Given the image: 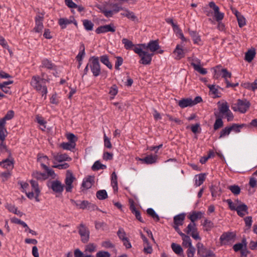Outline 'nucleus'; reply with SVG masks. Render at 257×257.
<instances>
[{"instance_id":"c85d7f7f","label":"nucleus","mask_w":257,"mask_h":257,"mask_svg":"<svg viewBox=\"0 0 257 257\" xmlns=\"http://www.w3.org/2000/svg\"><path fill=\"white\" fill-rule=\"evenodd\" d=\"M71 18V16L70 17L69 19L66 18H61L58 20V23L60 26L61 29H65L68 25L72 24Z\"/></svg>"},{"instance_id":"4c0bfd02","label":"nucleus","mask_w":257,"mask_h":257,"mask_svg":"<svg viewBox=\"0 0 257 257\" xmlns=\"http://www.w3.org/2000/svg\"><path fill=\"white\" fill-rule=\"evenodd\" d=\"M182 239V245L185 247H189L192 246V240L188 234H185L181 237Z\"/></svg>"},{"instance_id":"c756f323","label":"nucleus","mask_w":257,"mask_h":257,"mask_svg":"<svg viewBox=\"0 0 257 257\" xmlns=\"http://www.w3.org/2000/svg\"><path fill=\"white\" fill-rule=\"evenodd\" d=\"M206 174L201 173L195 176V185L196 187L201 185L205 180Z\"/></svg>"},{"instance_id":"5701e85b","label":"nucleus","mask_w":257,"mask_h":257,"mask_svg":"<svg viewBox=\"0 0 257 257\" xmlns=\"http://www.w3.org/2000/svg\"><path fill=\"white\" fill-rule=\"evenodd\" d=\"M185 213H182L175 215L173 218L174 225H182L185 218Z\"/></svg>"},{"instance_id":"c03bdc74","label":"nucleus","mask_w":257,"mask_h":257,"mask_svg":"<svg viewBox=\"0 0 257 257\" xmlns=\"http://www.w3.org/2000/svg\"><path fill=\"white\" fill-rule=\"evenodd\" d=\"M96 197L100 200H104L108 197V195L105 190H100L96 193Z\"/></svg>"},{"instance_id":"4d7b16f0","label":"nucleus","mask_w":257,"mask_h":257,"mask_svg":"<svg viewBox=\"0 0 257 257\" xmlns=\"http://www.w3.org/2000/svg\"><path fill=\"white\" fill-rule=\"evenodd\" d=\"M11 176L10 171H7L0 174V179L3 182L7 181Z\"/></svg>"},{"instance_id":"69168bd1","label":"nucleus","mask_w":257,"mask_h":257,"mask_svg":"<svg viewBox=\"0 0 257 257\" xmlns=\"http://www.w3.org/2000/svg\"><path fill=\"white\" fill-rule=\"evenodd\" d=\"M208 87L209 88L210 91L214 95V97H219L218 90L217 88H215L214 85H208Z\"/></svg>"},{"instance_id":"cd10ccee","label":"nucleus","mask_w":257,"mask_h":257,"mask_svg":"<svg viewBox=\"0 0 257 257\" xmlns=\"http://www.w3.org/2000/svg\"><path fill=\"white\" fill-rule=\"evenodd\" d=\"M121 41L126 50H133L134 51V48L137 47V45L134 44L132 41L126 38H123Z\"/></svg>"},{"instance_id":"09e8293b","label":"nucleus","mask_w":257,"mask_h":257,"mask_svg":"<svg viewBox=\"0 0 257 257\" xmlns=\"http://www.w3.org/2000/svg\"><path fill=\"white\" fill-rule=\"evenodd\" d=\"M124 17H126L128 19L131 20L133 21L138 20L137 17L136 16L134 12H131L128 10H125V13L121 14Z\"/></svg>"},{"instance_id":"f3484780","label":"nucleus","mask_w":257,"mask_h":257,"mask_svg":"<svg viewBox=\"0 0 257 257\" xmlns=\"http://www.w3.org/2000/svg\"><path fill=\"white\" fill-rule=\"evenodd\" d=\"M9 158L3 160L2 161L0 162V166L7 169L13 168L14 159L12 157V155L11 157L9 156Z\"/></svg>"},{"instance_id":"6e6d98bb","label":"nucleus","mask_w":257,"mask_h":257,"mask_svg":"<svg viewBox=\"0 0 257 257\" xmlns=\"http://www.w3.org/2000/svg\"><path fill=\"white\" fill-rule=\"evenodd\" d=\"M118 93V87L116 84H113L109 88V94L112 96L111 99L114 98Z\"/></svg>"},{"instance_id":"f03ea898","label":"nucleus","mask_w":257,"mask_h":257,"mask_svg":"<svg viewBox=\"0 0 257 257\" xmlns=\"http://www.w3.org/2000/svg\"><path fill=\"white\" fill-rule=\"evenodd\" d=\"M48 81L47 79L36 75L32 76L30 85L37 91L41 93L42 96H44V98L46 99L48 93L46 82Z\"/></svg>"},{"instance_id":"9b49d317","label":"nucleus","mask_w":257,"mask_h":257,"mask_svg":"<svg viewBox=\"0 0 257 257\" xmlns=\"http://www.w3.org/2000/svg\"><path fill=\"white\" fill-rule=\"evenodd\" d=\"M52 157L53 158L52 162L54 164H56L58 162H62L63 161H70L72 159L69 157L66 154H59L52 153Z\"/></svg>"},{"instance_id":"58836bf2","label":"nucleus","mask_w":257,"mask_h":257,"mask_svg":"<svg viewBox=\"0 0 257 257\" xmlns=\"http://www.w3.org/2000/svg\"><path fill=\"white\" fill-rule=\"evenodd\" d=\"M8 133L7 132V130H0V144L2 147H7L5 141L6 140V138L8 136Z\"/></svg>"},{"instance_id":"f8f14e48","label":"nucleus","mask_w":257,"mask_h":257,"mask_svg":"<svg viewBox=\"0 0 257 257\" xmlns=\"http://www.w3.org/2000/svg\"><path fill=\"white\" fill-rule=\"evenodd\" d=\"M243 127H257V118L252 119L249 123H241L240 124L233 123L231 125L227 126L224 128H241Z\"/></svg>"},{"instance_id":"423d86ee","label":"nucleus","mask_w":257,"mask_h":257,"mask_svg":"<svg viewBox=\"0 0 257 257\" xmlns=\"http://www.w3.org/2000/svg\"><path fill=\"white\" fill-rule=\"evenodd\" d=\"M78 233L81 237V241L83 243H87L89 240L90 231L83 223H80L77 227Z\"/></svg>"},{"instance_id":"9d476101","label":"nucleus","mask_w":257,"mask_h":257,"mask_svg":"<svg viewBox=\"0 0 257 257\" xmlns=\"http://www.w3.org/2000/svg\"><path fill=\"white\" fill-rule=\"evenodd\" d=\"M208 6L212 8L214 11V17L217 22L221 21L224 17V14L219 11V8L214 2L209 3Z\"/></svg>"},{"instance_id":"864d4df0","label":"nucleus","mask_w":257,"mask_h":257,"mask_svg":"<svg viewBox=\"0 0 257 257\" xmlns=\"http://www.w3.org/2000/svg\"><path fill=\"white\" fill-rule=\"evenodd\" d=\"M221 77L224 79L225 82L226 83L227 81H228L227 79L231 77V73L228 71L226 68H223V69L221 70Z\"/></svg>"},{"instance_id":"bb28decb","label":"nucleus","mask_w":257,"mask_h":257,"mask_svg":"<svg viewBox=\"0 0 257 257\" xmlns=\"http://www.w3.org/2000/svg\"><path fill=\"white\" fill-rule=\"evenodd\" d=\"M94 182V177L89 176L86 179H84L82 183V187L86 189L90 188Z\"/></svg>"},{"instance_id":"0eeeda50","label":"nucleus","mask_w":257,"mask_h":257,"mask_svg":"<svg viewBox=\"0 0 257 257\" xmlns=\"http://www.w3.org/2000/svg\"><path fill=\"white\" fill-rule=\"evenodd\" d=\"M236 237V233L234 232H224L220 236L219 240L222 245L229 244L232 241H234Z\"/></svg>"},{"instance_id":"c9c22d12","label":"nucleus","mask_w":257,"mask_h":257,"mask_svg":"<svg viewBox=\"0 0 257 257\" xmlns=\"http://www.w3.org/2000/svg\"><path fill=\"white\" fill-rule=\"evenodd\" d=\"M173 53L176 54V59L180 60L182 58H184L185 54L183 49L180 47V45H177L174 50Z\"/></svg>"},{"instance_id":"393cba45","label":"nucleus","mask_w":257,"mask_h":257,"mask_svg":"<svg viewBox=\"0 0 257 257\" xmlns=\"http://www.w3.org/2000/svg\"><path fill=\"white\" fill-rule=\"evenodd\" d=\"M191 98H182L179 101L178 104L181 108H184L188 106H193Z\"/></svg>"},{"instance_id":"4be33fe9","label":"nucleus","mask_w":257,"mask_h":257,"mask_svg":"<svg viewBox=\"0 0 257 257\" xmlns=\"http://www.w3.org/2000/svg\"><path fill=\"white\" fill-rule=\"evenodd\" d=\"M196 61L197 62L198 64H196L195 63L192 62L191 63V65L193 66L194 70L201 74L205 75L207 73V71L206 69L203 68L200 65V60L199 59L196 60Z\"/></svg>"},{"instance_id":"473e14b6","label":"nucleus","mask_w":257,"mask_h":257,"mask_svg":"<svg viewBox=\"0 0 257 257\" xmlns=\"http://www.w3.org/2000/svg\"><path fill=\"white\" fill-rule=\"evenodd\" d=\"M111 185L113 188V191H118L117 177L115 172H113L111 175Z\"/></svg>"},{"instance_id":"680f3d73","label":"nucleus","mask_w":257,"mask_h":257,"mask_svg":"<svg viewBox=\"0 0 257 257\" xmlns=\"http://www.w3.org/2000/svg\"><path fill=\"white\" fill-rule=\"evenodd\" d=\"M117 235L118 238L121 240H124L127 238L126 237V233L124 229L122 228H119L117 232Z\"/></svg>"},{"instance_id":"338daca9","label":"nucleus","mask_w":257,"mask_h":257,"mask_svg":"<svg viewBox=\"0 0 257 257\" xmlns=\"http://www.w3.org/2000/svg\"><path fill=\"white\" fill-rule=\"evenodd\" d=\"M43 28L44 26L43 23H38L36 22V23H35V27L34 28V31L36 33H41Z\"/></svg>"},{"instance_id":"5fc2aeb1","label":"nucleus","mask_w":257,"mask_h":257,"mask_svg":"<svg viewBox=\"0 0 257 257\" xmlns=\"http://www.w3.org/2000/svg\"><path fill=\"white\" fill-rule=\"evenodd\" d=\"M231 131L234 132L235 133H238L240 132V130H222L220 133L219 138H224L229 135Z\"/></svg>"},{"instance_id":"dca6fc26","label":"nucleus","mask_w":257,"mask_h":257,"mask_svg":"<svg viewBox=\"0 0 257 257\" xmlns=\"http://www.w3.org/2000/svg\"><path fill=\"white\" fill-rule=\"evenodd\" d=\"M18 184H19L22 189H23L22 191L24 193H25L27 197L30 199H32L34 197V193L33 191L27 192L26 189L28 188L29 186V185L28 183L23 182V181H19L18 182Z\"/></svg>"},{"instance_id":"bf43d9fd","label":"nucleus","mask_w":257,"mask_h":257,"mask_svg":"<svg viewBox=\"0 0 257 257\" xmlns=\"http://www.w3.org/2000/svg\"><path fill=\"white\" fill-rule=\"evenodd\" d=\"M228 188L234 195H238L240 192V188L238 185H231L228 186Z\"/></svg>"},{"instance_id":"de8ad7c7","label":"nucleus","mask_w":257,"mask_h":257,"mask_svg":"<svg viewBox=\"0 0 257 257\" xmlns=\"http://www.w3.org/2000/svg\"><path fill=\"white\" fill-rule=\"evenodd\" d=\"M83 25L86 31H92L93 28L94 24L90 21L87 19L83 20Z\"/></svg>"},{"instance_id":"aec40b11","label":"nucleus","mask_w":257,"mask_h":257,"mask_svg":"<svg viewBox=\"0 0 257 257\" xmlns=\"http://www.w3.org/2000/svg\"><path fill=\"white\" fill-rule=\"evenodd\" d=\"M130 209L132 213L135 215L137 219L141 222H144V220L141 217V212L139 210L137 209L134 202L133 200L131 202Z\"/></svg>"},{"instance_id":"ddd939ff","label":"nucleus","mask_w":257,"mask_h":257,"mask_svg":"<svg viewBox=\"0 0 257 257\" xmlns=\"http://www.w3.org/2000/svg\"><path fill=\"white\" fill-rule=\"evenodd\" d=\"M50 185L48 184V186L55 193H61L64 188V185L61 182L57 180L52 181L50 183Z\"/></svg>"},{"instance_id":"3c124183","label":"nucleus","mask_w":257,"mask_h":257,"mask_svg":"<svg viewBox=\"0 0 257 257\" xmlns=\"http://www.w3.org/2000/svg\"><path fill=\"white\" fill-rule=\"evenodd\" d=\"M229 107L227 102L222 103L219 106V112L223 115L225 113L229 111Z\"/></svg>"},{"instance_id":"052dcab7","label":"nucleus","mask_w":257,"mask_h":257,"mask_svg":"<svg viewBox=\"0 0 257 257\" xmlns=\"http://www.w3.org/2000/svg\"><path fill=\"white\" fill-rule=\"evenodd\" d=\"M66 138L69 142H71L76 145V142L77 141V137L72 133L66 134Z\"/></svg>"},{"instance_id":"603ef678","label":"nucleus","mask_w":257,"mask_h":257,"mask_svg":"<svg viewBox=\"0 0 257 257\" xmlns=\"http://www.w3.org/2000/svg\"><path fill=\"white\" fill-rule=\"evenodd\" d=\"M50 159L46 155H43L41 154H38L37 155V161L41 163V165L42 167V164H45L44 163L48 164V161Z\"/></svg>"},{"instance_id":"2f4dec72","label":"nucleus","mask_w":257,"mask_h":257,"mask_svg":"<svg viewBox=\"0 0 257 257\" xmlns=\"http://www.w3.org/2000/svg\"><path fill=\"white\" fill-rule=\"evenodd\" d=\"M256 54L255 49L248 50L245 54V60L248 62H250L254 58Z\"/></svg>"},{"instance_id":"774afa93","label":"nucleus","mask_w":257,"mask_h":257,"mask_svg":"<svg viewBox=\"0 0 257 257\" xmlns=\"http://www.w3.org/2000/svg\"><path fill=\"white\" fill-rule=\"evenodd\" d=\"M110 254L106 251H99L96 254V257H110Z\"/></svg>"},{"instance_id":"f257e3e1","label":"nucleus","mask_w":257,"mask_h":257,"mask_svg":"<svg viewBox=\"0 0 257 257\" xmlns=\"http://www.w3.org/2000/svg\"><path fill=\"white\" fill-rule=\"evenodd\" d=\"M203 214L204 213L201 211H193L188 216V218L191 220V222L184 230L186 234H190L195 240H201V237L199 236L195 221L197 219H201Z\"/></svg>"},{"instance_id":"412c9836","label":"nucleus","mask_w":257,"mask_h":257,"mask_svg":"<svg viewBox=\"0 0 257 257\" xmlns=\"http://www.w3.org/2000/svg\"><path fill=\"white\" fill-rule=\"evenodd\" d=\"M107 6H108V10L112 11V16L114 14L117 13L123 9L122 6H121L119 2L117 3H107Z\"/></svg>"},{"instance_id":"a19ab883","label":"nucleus","mask_w":257,"mask_h":257,"mask_svg":"<svg viewBox=\"0 0 257 257\" xmlns=\"http://www.w3.org/2000/svg\"><path fill=\"white\" fill-rule=\"evenodd\" d=\"M202 225L204 227V230L206 231H209L214 227V223L211 221L205 219L202 223Z\"/></svg>"},{"instance_id":"ea45409f","label":"nucleus","mask_w":257,"mask_h":257,"mask_svg":"<svg viewBox=\"0 0 257 257\" xmlns=\"http://www.w3.org/2000/svg\"><path fill=\"white\" fill-rule=\"evenodd\" d=\"M30 184L32 189V191L34 193L40 194L41 190L39 187V184L37 181L31 180L30 181Z\"/></svg>"},{"instance_id":"7ed1b4c3","label":"nucleus","mask_w":257,"mask_h":257,"mask_svg":"<svg viewBox=\"0 0 257 257\" xmlns=\"http://www.w3.org/2000/svg\"><path fill=\"white\" fill-rule=\"evenodd\" d=\"M250 106V102L246 99H238L235 103L231 105V109L234 111L241 113H245Z\"/></svg>"},{"instance_id":"a878e982","label":"nucleus","mask_w":257,"mask_h":257,"mask_svg":"<svg viewBox=\"0 0 257 257\" xmlns=\"http://www.w3.org/2000/svg\"><path fill=\"white\" fill-rule=\"evenodd\" d=\"M149 50L151 52H154L158 50L160 48L159 40H151L148 43Z\"/></svg>"},{"instance_id":"a211bd4d","label":"nucleus","mask_w":257,"mask_h":257,"mask_svg":"<svg viewBox=\"0 0 257 257\" xmlns=\"http://www.w3.org/2000/svg\"><path fill=\"white\" fill-rule=\"evenodd\" d=\"M235 211H236L238 215L241 217L248 213V207L244 203H242L237 206Z\"/></svg>"},{"instance_id":"1a4fd4ad","label":"nucleus","mask_w":257,"mask_h":257,"mask_svg":"<svg viewBox=\"0 0 257 257\" xmlns=\"http://www.w3.org/2000/svg\"><path fill=\"white\" fill-rule=\"evenodd\" d=\"M76 179L73 173L69 170L66 173V178L65 179V190L67 192H71L73 186V182Z\"/></svg>"},{"instance_id":"20e7f679","label":"nucleus","mask_w":257,"mask_h":257,"mask_svg":"<svg viewBox=\"0 0 257 257\" xmlns=\"http://www.w3.org/2000/svg\"><path fill=\"white\" fill-rule=\"evenodd\" d=\"M89 68L94 77H96L101 74V67L98 57L93 56L88 59Z\"/></svg>"},{"instance_id":"8fccbe9b","label":"nucleus","mask_w":257,"mask_h":257,"mask_svg":"<svg viewBox=\"0 0 257 257\" xmlns=\"http://www.w3.org/2000/svg\"><path fill=\"white\" fill-rule=\"evenodd\" d=\"M76 145L71 142H63L61 144L60 147L64 150H72L74 149Z\"/></svg>"},{"instance_id":"a18cd8bd","label":"nucleus","mask_w":257,"mask_h":257,"mask_svg":"<svg viewBox=\"0 0 257 257\" xmlns=\"http://www.w3.org/2000/svg\"><path fill=\"white\" fill-rule=\"evenodd\" d=\"M223 68L221 65H218L215 67L213 68L214 74L213 78L215 79H218L221 76V70Z\"/></svg>"},{"instance_id":"49530a36","label":"nucleus","mask_w":257,"mask_h":257,"mask_svg":"<svg viewBox=\"0 0 257 257\" xmlns=\"http://www.w3.org/2000/svg\"><path fill=\"white\" fill-rule=\"evenodd\" d=\"M147 214L152 217L156 221L160 220V217L158 214L155 212L154 209L152 208H149L147 209Z\"/></svg>"},{"instance_id":"72a5a7b5","label":"nucleus","mask_w":257,"mask_h":257,"mask_svg":"<svg viewBox=\"0 0 257 257\" xmlns=\"http://www.w3.org/2000/svg\"><path fill=\"white\" fill-rule=\"evenodd\" d=\"M142 161L147 164H152L156 162L157 160V156L148 155L145 158L140 159Z\"/></svg>"},{"instance_id":"4468645a","label":"nucleus","mask_w":257,"mask_h":257,"mask_svg":"<svg viewBox=\"0 0 257 257\" xmlns=\"http://www.w3.org/2000/svg\"><path fill=\"white\" fill-rule=\"evenodd\" d=\"M115 31V27L114 24L110 23L109 25H105L98 27L95 30V32L97 34L101 33H106L107 32L114 33Z\"/></svg>"},{"instance_id":"37998d69","label":"nucleus","mask_w":257,"mask_h":257,"mask_svg":"<svg viewBox=\"0 0 257 257\" xmlns=\"http://www.w3.org/2000/svg\"><path fill=\"white\" fill-rule=\"evenodd\" d=\"M107 168L105 165L102 164L99 161L94 162L92 166V169L93 171H98L99 170H104Z\"/></svg>"},{"instance_id":"e433bc0d","label":"nucleus","mask_w":257,"mask_h":257,"mask_svg":"<svg viewBox=\"0 0 257 257\" xmlns=\"http://www.w3.org/2000/svg\"><path fill=\"white\" fill-rule=\"evenodd\" d=\"M100 62L106 65L109 69L112 68V65L110 62L108 56L107 55H103L99 58Z\"/></svg>"},{"instance_id":"6e6552de","label":"nucleus","mask_w":257,"mask_h":257,"mask_svg":"<svg viewBox=\"0 0 257 257\" xmlns=\"http://www.w3.org/2000/svg\"><path fill=\"white\" fill-rule=\"evenodd\" d=\"M197 254L200 257H215V254L210 249H208L201 242L196 244Z\"/></svg>"},{"instance_id":"2eb2a0df","label":"nucleus","mask_w":257,"mask_h":257,"mask_svg":"<svg viewBox=\"0 0 257 257\" xmlns=\"http://www.w3.org/2000/svg\"><path fill=\"white\" fill-rule=\"evenodd\" d=\"M188 31L194 44L198 45H202L201 36L196 31H193L190 28H188Z\"/></svg>"},{"instance_id":"39448f33","label":"nucleus","mask_w":257,"mask_h":257,"mask_svg":"<svg viewBox=\"0 0 257 257\" xmlns=\"http://www.w3.org/2000/svg\"><path fill=\"white\" fill-rule=\"evenodd\" d=\"M134 51L141 58L139 61L140 64L147 65L151 63L154 53H149L142 49H139L138 47L134 48Z\"/></svg>"},{"instance_id":"79ce46f5","label":"nucleus","mask_w":257,"mask_h":257,"mask_svg":"<svg viewBox=\"0 0 257 257\" xmlns=\"http://www.w3.org/2000/svg\"><path fill=\"white\" fill-rule=\"evenodd\" d=\"M7 209L11 212H12L15 214L22 216L23 213L21 211L18 210V208L15 205L12 204H8L6 206Z\"/></svg>"},{"instance_id":"13d9d810","label":"nucleus","mask_w":257,"mask_h":257,"mask_svg":"<svg viewBox=\"0 0 257 257\" xmlns=\"http://www.w3.org/2000/svg\"><path fill=\"white\" fill-rule=\"evenodd\" d=\"M236 19L239 28H242L243 26L246 25V20L243 16L242 15H239L237 16Z\"/></svg>"},{"instance_id":"6ab92c4d","label":"nucleus","mask_w":257,"mask_h":257,"mask_svg":"<svg viewBox=\"0 0 257 257\" xmlns=\"http://www.w3.org/2000/svg\"><path fill=\"white\" fill-rule=\"evenodd\" d=\"M40 67L45 68L49 70H56L57 67V66L54 63H53L50 60L47 58L43 59L42 60V63Z\"/></svg>"},{"instance_id":"0e129e2a","label":"nucleus","mask_w":257,"mask_h":257,"mask_svg":"<svg viewBox=\"0 0 257 257\" xmlns=\"http://www.w3.org/2000/svg\"><path fill=\"white\" fill-rule=\"evenodd\" d=\"M116 60L115 63V69L119 70L120 69L119 67L122 64L123 62V58L120 56H116Z\"/></svg>"},{"instance_id":"7c9ffc66","label":"nucleus","mask_w":257,"mask_h":257,"mask_svg":"<svg viewBox=\"0 0 257 257\" xmlns=\"http://www.w3.org/2000/svg\"><path fill=\"white\" fill-rule=\"evenodd\" d=\"M171 248L173 251L177 255L184 256L183 248L180 244L172 243L171 244Z\"/></svg>"},{"instance_id":"e2e57ef3","label":"nucleus","mask_w":257,"mask_h":257,"mask_svg":"<svg viewBox=\"0 0 257 257\" xmlns=\"http://www.w3.org/2000/svg\"><path fill=\"white\" fill-rule=\"evenodd\" d=\"M101 246L105 248H113L115 247V245L109 240L102 241Z\"/></svg>"},{"instance_id":"b1692460","label":"nucleus","mask_w":257,"mask_h":257,"mask_svg":"<svg viewBox=\"0 0 257 257\" xmlns=\"http://www.w3.org/2000/svg\"><path fill=\"white\" fill-rule=\"evenodd\" d=\"M97 8L100 11V12L104 14V15L107 17H111L112 16V11L108 10V6L107 3L105 5L102 6H97Z\"/></svg>"},{"instance_id":"f704fd0d","label":"nucleus","mask_w":257,"mask_h":257,"mask_svg":"<svg viewBox=\"0 0 257 257\" xmlns=\"http://www.w3.org/2000/svg\"><path fill=\"white\" fill-rule=\"evenodd\" d=\"M210 190L211 193V195L213 197H216L221 195V188L219 186L217 185H211L210 187Z\"/></svg>"}]
</instances>
